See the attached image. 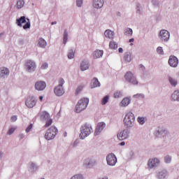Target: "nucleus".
Segmentation results:
<instances>
[{
	"instance_id": "6e6d98bb",
	"label": "nucleus",
	"mask_w": 179,
	"mask_h": 179,
	"mask_svg": "<svg viewBox=\"0 0 179 179\" xmlns=\"http://www.w3.org/2000/svg\"><path fill=\"white\" fill-rule=\"evenodd\" d=\"M52 24H57V22H52Z\"/></svg>"
},
{
	"instance_id": "4be33fe9",
	"label": "nucleus",
	"mask_w": 179,
	"mask_h": 179,
	"mask_svg": "<svg viewBox=\"0 0 179 179\" xmlns=\"http://www.w3.org/2000/svg\"><path fill=\"white\" fill-rule=\"evenodd\" d=\"M124 59L126 62H131V61H132V55L131 52H126L124 56Z\"/></svg>"
},
{
	"instance_id": "f257e3e1",
	"label": "nucleus",
	"mask_w": 179,
	"mask_h": 179,
	"mask_svg": "<svg viewBox=\"0 0 179 179\" xmlns=\"http://www.w3.org/2000/svg\"><path fill=\"white\" fill-rule=\"evenodd\" d=\"M16 24L19 27H23L24 30H27L30 29L31 24L30 23V20L26 18L24 16L20 17L19 19L16 20Z\"/></svg>"
},
{
	"instance_id": "e2e57ef3",
	"label": "nucleus",
	"mask_w": 179,
	"mask_h": 179,
	"mask_svg": "<svg viewBox=\"0 0 179 179\" xmlns=\"http://www.w3.org/2000/svg\"><path fill=\"white\" fill-rule=\"evenodd\" d=\"M130 45H134V43H131Z\"/></svg>"
},
{
	"instance_id": "603ef678",
	"label": "nucleus",
	"mask_w": 179,
	"mask_h": 179,
	"mask_svg": "<svg viewBox=\"0 0 179 179\" xmlns=\"http://www.w3.org/2000/svg\"><path fill=\"white\" fill-rule=\"evenodd\" d=\"M124 50L122 49V48H119V52H123Z\"/></svg>"
},
{
	"instance_id": "a211bd4d",
	"label": "nucleus",
	"mask_w": 179,
	"mask_h": 179,
	"mask_svg": "<svg viewBox=\"0 0 179 179\" xmlns=\"http://www.w3.org/2000/svg\"><path fill=\"white\" fill-rule=\"evenodd\" d=\"M159 163H160V162L158 159H150L148 161V166L150 167V169H152V167H156V166H157Z\"/></svg>"
},
{
	"instance_id": "c03bdc74",
	"label": "nucleus",
	"mask_w": 179,
	"mask_h": 179,
	"mask_svg": "<svg viewBox=\"0 0 179 179\" xmlns=\"http://www.w3.org/2000/svg\"><path fill=\"white\" fill-rule=\"evenodd\" d=\"M71 179H83V178L80 175H75Z\"/></svg>"
},
{
	"instance_id": "37998d69",
	"label": "nucleus",
	"mask_w": 179,
	"mask_h": 179,
	"mask_svg": "<svg viewBox=\"0 0 179 179\" xmlns=\"http://www.w3.org/2000/svg\"><path fill=\"white\" fill-rule=\"evenodd\" d=\"M171 162V157L166 156L165 157V163H170Z\"/></svg>"
},
{
	"instance_id": "5701e85b",
	"label": "nucleus",
	"mask_w": 179,
	"mask_h": 179,
	"mask_svg": "<svg viewBox=\"0 0 179 179\" xmlns=\"http://www.w3.org/2000/svg\"><path fill=\"white\" fill-rule=\"evenodd\" d=\"M104 35L106 36V37H107L108 38H114V32L112 31L110 29H107Z\"/></svg>"
},
{
	"instance_id": "e433bc0d",
	"label": "nucleus",
	"mask_w": 179,
	"mask_h": 179,
	"mask_svg": "<svg viewBox=\"0 0 179 179\" xmlns=\"http://www.w3.org/2000/svg\"><path fill=\"white\" fill-rule=\"evenodd\" d=\"M66 41H68V33H66V31H65L64 33V39H63L64 44H66Z\"/></svg>"
},
{
	"instance_id": "9d476101",
	"label": "nucleus",
	"mask_w": 179,
	"mask_h": 179,
	"mask_svg": "<svg viewBox=\"0 0 179 179\" xmlns=\"http://www.w3.org/2000/svg\"><path fill=\"white\" fill-rule=\"evenodd\" d=\"M106 162L109 166H115L117 163V157L113 153L106 157Z\"/></svg>"
},
{
	"instance_id": "4d7b16f0",
	"label": "nucleus",
	"mask_w": 179,
	"mask_h": 179,
	"mask_svg": "<svg viewBox=\"0 0 179 179\" xmlns=\"http://www.w3.org/2000/svg\"><path fill=\"white\" fill-rule=\"evenodd\" d=\"M2 36H3V34H0V38H1V37H2Z\"/></svg>"
},
{
	"instance_id": "680f3d73",
	"label": "nucleus",
	"mask_w": 179,
	"mask_h": 179,
	"mask_svg": "<svg viewBox=\"0 0 179 179\" xmlns=\"http://www.w3.org/2000/svg\"><path fill=\"white\" fill-rule=\"evenodd\" d=\"M32 167H34V164H32Z\"/></svg>"
},
{
	"instance_id": "a878e982",
	"label": "nucleus",
	"mask_w": 179,
	"mask_h": 179,
	"mask_svg": "<svg viewBox=\"0 0 179 179\" xmlns=\"http://www.w3.org/2000/svg\"><path fill=\"white\" fill-rule=\"evenodd\" d=\"M24 6V1L19 0L17 1L16 8L17 9H22Z\"/></svg>"
},
{
	"instance_id": "6ab92c4d",
	"label": "nucleus",
	"mask_w": 179,
	"mask_h": 179,
	"mask_svg": "<svg viewBox=\"0 0 179 179\" xmlns=\"http://www.w3.org/2000/svg\"><path fill=\"white\" fill-rule=\"evenodd\" d=\"M103 54H104V52L101 50H96L94 52L93 57L95 59H97V58H101L103 57Z\"/></svg>"
},
{
	"instance_id": "2eb2a0df",
	"label": "nucleus",
	"mask_w": 179,
	"mask_h": 179,
	"mask_svg": "<svg viewBox=\"0 0 179 179\" xmlns=\"http://www.w3.org/2000/svg\"><path fill=\"white\" fill-rule=\"evenodd\" d=\"M117 136L119 141H124L128 138V131L123 130L122 131H120L119 134H117Z\"/></svg>"
},
{
	"instance_id": "de8ad7c7",
	"label": "nucleus",
	"mask_w": 179,
	"mask_h": 179,
	"mask_svg": "<svg viewBox=\"0 0 179 179\" xmlns=\"http://www.w3.org/2000/svg\"><path fill=\"white\" fill-rule=\"evenodd\" d=\"M10 120H11L12 122H15V121H17V116L14 115V116L11 117Z\"/></svg>"
},
{
	"instance_id": "7c9ffc66",
	"label": "nucleus",
	"mask_w": 179,
	"mask_h": 179,
	"mask_svg": "<svg viewBox=\"0 0 179 179\" xmlns=\"http://www.w3.org/2000/svg\"><path fill=\"white\" fill-rule=\"evenodd\" d=\"M169 81L171 83V86L176 87L177 86V80L176 79L169 77Z\"/></svg>"
},
{
	"instance_id": "72a5a7b5",
	"label": "nucleus",
	"mask_w": 179,
	"mask_h": 179,
	"mask_svg": "<svg viewBox=\"0 0 179 179\" xmlns=\"http://www.w3.org/2000/svg\"><path fill=\"white\" fill-rule=\"evenodd\" d=\"M132 33H133L132 29L127 28L125 29V31H124L125 36H132Z\"/></svg>"
},
{
	"instance_id": "c756f323",
	"label": "nucleus",
	"mask_w": 179,
	"mask_h": 179,
	"mask_svg": "<svg viewBox=\"0 0 179 179\" xmlns=\"http://www.w3.org/2000/svg\"><path fill=\"white\" fill-rule=\"evenodd\" d=\"M121 104L122 106H123V107H127V106L129 104V99L128 98L123 99L122 101H121Z\"/></svg>"
},
{
	"instance_id": "b1692460",
	"label": "nucleus",
	"mask_w": 179,
	"mask_h": 179,
	"mask_svg": "<svg viewBox=\"0 0 179 179\" xmlns=\"http://www.w3.org/2000/svg\"><path fill=\"white\" fill-rule=\"evenodd\" d=\"M171 99L173 101H179V91H175L172 94Z\"/></svg>"
},
{
	"instance_id": "ea45409f",
	"label": "nucleus",
	"mask_w": 179,
	"mask_h": 179,
	"mask_svg": "<svg viewBox=\"0 0 179 179\" xmlns=\"http://www.w3.org/2000/svg\"><path fill=\"white\" fill-rule=\"evenodd\" d=\"M81 90H83V85H80L77 87L76 91V94L80 93Z\"/></svg>"
},
{
	"instance_id": "58836bf2",
	"label": "nucleus",
	"mask_w": 179,
	"mask_h": 179,
	"mask_svg": "<svg viewBox=\"0 0 179 179\" xmlns=\"http://www.w3.org/2000/svg\"><path fill=\"white\" fill-rule=\"evenodd\" d=\"M138 122H139L141 125H143V124H145V117H138Z\"/></svg>"
},
{
	"instance_id": "09e8293b",
	"label": "nucleus",
	"mask_w": 179,
	"mask_h": 179,
	"mask_svg": "<svg viewBox=\"0 0 179 179\" xmlns=\"http://www.w3.org/2000/svg\"><path fill=\"white\" fill-rule=\"evenodd\" d=\"M134 96H135V97H144L143 94H136V95H134Z\"/></svg>"
},
{
	"instance_id": "f3484780",
	"label": "nucleus",
	"mask_w": 179,
	"mask_h": 179,
	"mask_svg": "<svg viewBox=\"0 0 179 179\" xmlns=\"http://www.w3.org/2000/svg\"><path fill=\"white\" fill-rule=\"evenodd\" d=\"M103 5H104V0H93L94 8L99 9L100 8H103Z\"/></svg>"
},
{
	"instance_id": "20e7f679",
	"label": "nucleus",
	"mask_w": 179,
	"mask_h": 179,
	"mask_svg": "<svg viewBox=\"0 0 179 179\" xmlns=\"http://www.w3.org/2000/svg\"><path fill=\"white\" fill-rule=\"evenodd\" d=\"M92 131L93 129H92V126L89 124H84L82 126L80 129V138H81V139H85V138H87Z\"/></svg>"
},
{
	"instance_id": "f03ea898",
	"label": "nucleus",
	"mask_w": 179,
	"mask_h": 179,
	"mask_svg": "<svg viewBox=\"0 0 179 179\" xmlns=\"http://www.w3.org/2000/svg\"><path fill=\"white\" fill-rule=\"evenodd\" d=\"M123 122L127 128L134 127V124L135 123V115L131 112L127 113L124 118Z\"/></svg>"
},
{
	"instance_id": "4c0bfd02",
	"label": "nucleus",
	"mask_w": 179,
	"mask_h": 179,
	"mask_svg": "<svg viewBox=\"0 0 179 179\" xmlns=\"http://www.w3.org/2000/svg\"><path fill=\"white\" fill-rule=\"evenodd\" d=\"M157 54H159L160 55H163L164 54V51H163V48L159 46L157 48Z\"/></svg>"
},
{
	"instance_id": "c9c22d12",
	"label": "nucleus",
	"mask_w": 179,
	"mask_h": 179,
	"mask_svg": "<svg viewBox=\"0 0 179 179\" xmlns=\"http://www.w3.org/2000/svg\"><path fill=\"white\" fill-rule=\"evenodd\" d=\"M73 57H75V52H73L72 50H71L69 52L68 58H69V59H72V58H73Z\"/></svg>"
},
{
	"instance_id": "dca6fc26",
	"label": "nucleus",
	"mask_w": 179,
	"mask_h": 179,
	"mask_svg": "<svg viewBox=\"0 0 179 179\" xmlns=\"http://www.w3.org/2000/svg\"><path fill=\"white\" fill-rule=\"evenodd\" d=\"M9 76V69L6 67H1L0 68V78H6V76Z\"/></svg>"
},
{
	"instance_id": "412c9836",
	"label": "nucleus",
	"mask_w": 179,
	"mask_h": 179,
	"mask_svg": "<svg viewBox=\"0 0 179 179\" xmlns=\"http://www.w3.org/2000/svg\"><path fill=\"white\" fill-rule=\"evenodd\" d=\"M100 86V83L97 78H94L91 83V89H94V87H99Z\"/></svg>"
},
{
	"instance_id": "f8f14e48",
	"label": "nucleus",
	"mask_w": 179,
	"mask_h": 179,
	"mask_svg": "<svg viewBox=\"0 0 179 179\" xmlns=\"http://www.w3.org/2000/svg\"><path fill=\"white\" fill-rule=\"evenodd\" d=\"M169 64L170 66L176 68L178 65V59L176 56H171L169 59Z\"/></svg>"
},
{
	"instance_id": "f704fd0d",
	"label": "nucleus",
	"mask_w": 179,
	"mask_h": 179,
	"mask_svg": "<svg viewBox=\"0 0 179 179\" xmlns=\"http://www.w3.org/2000/svg\"><path fill=\"white\" fill-rule=\"evenodd\" d=\"M109 96H106L101 101V105L104 106V104H107V103H108V99H109Z\"/></svg>"
},
{
	"instance_id": "9b49d317",
	"label": "nucleus",
	"mask_w": 179,
	"mask_h": 179,
	"mask_svg": "<svg viewBox=\"0 0 179 179\" xmlns=\"http://www.w3.org/2000/svg\"><path fill=\"white\" fill-rule=\"evenodd\" d=\"M26 68H27V71H28V72H31V71H34V69H36V64L34 63V62L28 60L26 62Z\"/></svg>"
},
{
	"instance_id": "1a4fd4ad",
	"label": "nucleus",
	"mask_w": 179,
	"mask_h": 179,
	"mask_svg": "<svg viewBox=\"0 0 179 179\" xmlns=\"http://www.w3.org/2000/svg\"><path fill=\"white\" fill-rule=\"evenodd\" d=\"M159 38L162 41H169L170 38V32L166 29H162L159 32Z\"/></svg>"
},
{
	"instance_id": "7ed1b4c3",
	"label": "nucleus",
	"mask_w": 179,
	"mask_h": 179,
	"mask_svg": "<svg viewBox=\"0 0 179 179\" xmlns=\"http://www.w3.org/2000/svg\"><path fill=\"white\" fill-rule=\"evenodd\" d=\"M89 104V99L83 98L78 101V103L76 106V113H81L83 110H86V107Z\"/></svg>"
},
{
	"instance_id": "a19ab883",
	"label": "nucleus",
	"mask_w": 179,
	"mask_h": 179,
	"mask_svg": "<svg viewBox=\"0 0 179 179\" xmlns=\"http://www.w3.org/2000/svg\"><path fill=\"white\" fill-rule=\"evenodd\" d=\"M15 131H16V128L15 127H12L10 128L8 131V135H12V134H13L15 132Z\"/></svg>"
},
{
	"instance_id": "79ce46f5",
	"label": "nucleus",
	"mask_w": 179,
	"mask_h": 179,
	"mask_svg": "<svg viewBox=\"0 0 179 179\" xmlns=\"http://www.w3.org/2000/svg\"><path fill=\"white\" fill-rule=\"evenodd\" d=\"M32 128H33V124H29V127L25 130L27 134H29V132H30V131H31Z\"/></svg>"
},
{
	"instance_id": "6e6552de",
	"label": "nucleus",
	"mask_w": 179,
	"mask_h": 179,
	"mask_svg": "<svg viewBox=\"0 0 179 179\" xmlns=\"http://www.w3.org/2000/svg\"><path fill=\"white\" fill-rule=\"evenodd\" d=\"M37 101H36V98L33 96H29L27 97L25 104L28 108H33L34 106H36Z\"/></svg>"
},
{
	"instance_id": "473e14b6",
	"label": "nucleus",
	"mask_w": 179,
	"mask_h": 179,
	"mask_svg": "<svg viewBox=\"0 0 179 179\" xmlns=\"http://www.w3.org/2000/svg\"><path fill=\"white\" fill-rule=\"evenodd\" d=\"M52 124V119H48L45 122V124L44 126L45 128H48V127H51Z\"/></svg>"
},
{
	"instance_id": "2f4dec72",
	"label": "nucleus",
	"mask_w": 179,
	"mask_h": 179,
	"mask_svg": "<svg viewBox=\"0 0 179 179\" xmlns=\"http://www.w3.org/2000/svg\"><path fill=\"white\" fill-rule=\"evenodd\" d=\"M113 96L115 99H120V97H122V92L120 91H116L115 92Z\"/></svg>"
},
{
	"instance_id": "aec40b11",
	"label": "nucleus",
	"mask_w": 179,
	"mask_h": 179,
	"mask_svg": "<svg viewBox=\"0 0 179 179\" xmlns=\"http://www.w3.org/2000/svg\"><path fill=\"white\" fill-rule=\"evenodd\" d=\"M50 113L47 111H43L41 113V120L43 121H46L47 120H50Z\"/></svg>"
},
{
	"instance_id": "052dcab7",
	"label": "nucleus",
	"mask_w": 179,
	"mask_h": 179,
	"mask_svg": "<svg viewBox=\"0 0 179 179\" xmlns=\"http://www.w3.org/2000/svg\"><path fill=\"white\" fill-rule=\"evenodd\" d=\"M157 134H158V135H160V132H159V131Z\"/></svg>"
},
{
	"instance_id": "8fccbe9b",
	"label": "nucleus",
	"mask_w": 179,
	"mask_h": 179,
	"mask_svg": "<svg viewBox=\"0 0 179 179\" xmlns=\"http://www.w3.org/2000/svg\"><path fill=\"white\" fill-rule=\"evenodd\" d=\"M120 146H124L125 145V141H122L119 144Z\"/></svg>"
},
{
	"instance_id": "cd10ccee",
	"label": "nucleus",
	"mask_w": 179,
	"mask_h": 179,
	"mask_svg": "<svg viewBox=\"0 0 179 179\" xmlns=\"http://www.w3.org/2000/svg\"><path fill=\"white\" fill-rule=\"evenodd\" d=\"M158 177L159 179H164L167 177V171H162L159 173Z\"/></svg>"
},
{
	"instance_id": "bb28decb",
	"label": "nucleus",
	"mask_w": 179,
	"mask_h": 179,
	"mask_svg": "<svg viewBox=\"0 0 179 179\" xmlns=\"http://www.w3.org/2000/svg\"><path fill=\"white\" fill-rule=\"evenodd\" d=\"M81 71H86L89 69V64L86 62H83L80 64Z\"/></svg>"
},
{
	"instance_id": "0eeeda50",
	"label": "nucleus",
	"mask_w": 179,
	"mask_h": 179,
	"mask_svg": "<svg viewBox=\"0 0 179 179\" xmlns=\"http://www.w3.org/2000/svg\"><path fill=\"white\" fill-rule=\"evenodd\" d=\"M124 78L126 79V80H127V82H129V83H131V85H138V80H136V78H135V76H134V74L131 72H127Z\"/></svg>"
},
{
	"instance_id": "ddd939ff",
	"label": "nucleus",
	"mask_w": 179,
	"mask_h": 179,
	"mask_svg": "<svg viewBox=\"0 0 179 179\" xmlns=\"http://www.w3.org/2000/svg\"><path fill=\"white\" fill-rule=\"evenodd\" d=\"M104 128H106V123H104L103 122L98 123L94 132L95 136L99 135V134H100V132H101V130L104 129Z\"/></svg>"
},
{
	"instance_id": "5fc2aeb1",
	"label": "nucleus",
	"mask_w": 179,
	"mask_h": 179,
	"mask_svg": "<svg viewBox=\"0 0 179 179\" xmlns=\"http://www.w3.org/2000/svg\"><path fill=\"white\" fill-rule=\"evenodd\" d=\"M2 156H3V152H0V159H2Z\"/></svg>"
},
{
	"instance_id": "a18cd8bd",
	"label": "nucleus",
	"mask_w": 179,
	"mask_h": 179,
	"mask_svg": "<svg viewBox=\"0 0 179 179\" xmlns=\"http://www.w3.org/2000/svg\"><path fill=\"white\" fill-rule=\"evenodd\" d=\"M77 6L80 7L82 6V3H83V0H77Z\"/></svg>"
},
{
	"instance_id": "c85d7f7f",
	"label": "nucleus",
	"mask_w": 179,
	"mask_h": 179,
	"mask_svg": "<svg viewBox=\"0 0 179 179\" xmlns=\"http://www.w3.org/2000/svg\"><path fill=\"white\" fill-rule=\"evenodd\" d=\"M109 47L111 48V50H117V48H118V44H117V43L115 41H111L109 43Z\"/></svg>"
},
{
	"instance_id": "423d86ee",
	"label": "nucleus",
	"mask_w": 179,
	"mask_h": 179,
	"mask_svg": "<svg viewBox=\"0 0 179 179\" xmlns=\"http://www.w3.org/2000/svg\"><path fill=\"white\" fill-rule=\"evenodd\" d=\"M64 83H65V80L63 78L59 80V85L55 88V94L56 96H62L65 92L64 91V88L62 87Z\"/></svg>"
},
{
	"instance_id": "13d9d810",
	"label": "nucleus",
	"mask_w": 179,
	"mask_h": 179,
	"mask_svg": "<svg viewBox=\"0 0 179 179\" xmlns=\"http://www.w3.org/2000/svg\"><path fill=\"white\" fill-rule=\"evenodd\" d=\"M86 166H90V162H89L88 164H85Z\"/></svg>"
},
{
	"instance_id": "49530a36",
	"label": "nucleus",
	"mask_w": 179,
	"mask_h": 179,
	"mask_svg": "<svg viewBox=\"0 0 179 179\" xmlns=\"http://www.w3.org/2000/svg\"><path fill=\"white\" fill-rule=\"evenodd\" d=\"M47 68H48V64L47 63H44L41 66L42 69H47Z\"/></svg>"
},
{
	"instance_id": "864d4df0",
	"label": "nucleus",
	"mask_w": 179,
	"mask_h": 179,
	"mask_svg": "<svg viewBox=\"0 0 179 179\" xmlns=\"http://www.w3.org/2000/svg\"><path fill=\"white\" fill-rule=\"evenodd\" d=\"M43 96H39L40 101H43Z\"/></svg>"
},
{
	"instance_id": "3c124183",
	"label": "nucleus",
	"mask_w": 179,
	"mask_h": 179,
	"mask_svg": "<svg viewBox=\"0 0 179 179\" xmlns=\"http://www.w3.org/2000/svg\"><path fill=\"white\" fill-rule=\"evenodd\" d=\"M134 41H135L134 38L129 39V43H134Z\"/></svg>"
},
{
	"instance_id": "bf43d9fd",
	"label": "nucleus",
	"mask_w": 179,
	"mask_h": 179,
	"mask_svg": "<svg viewBox=\"0 0 179 179\" xmlns=\"http://www.w3.org/2000/svg\"><path fill=\"white\" fill-rule=\"evenodd\" d=\"M20 139H22L23 138V135H20Z\"/></svg>"
},
{
	"instance_id": "39448f33",
	"label": "nucleus",
	"mask_w": 179,
	"mask_h": 179,
	"mask_svg": "<svg viewBox=\"0 0 179 179\" xmlns=\"http://www.w3.org/2000/svg\"><path fill=\"white\" fill-rule=\"evenodd\" d=\"M57 134L58 129H57V127L55 126H52L47 130L45 134V138L47 141H51L52 139H54L55 136H57Z\"/></svg>"
},
{
	"instance_id": "393cba45",
	"label": "nucleus",
	"mask_w": 179,
	"mask_h": 179,
	"mask_svg": "<svg viewBox=\"0 0 179 179\" xmlns=\"http://www.w3.org/2000/svg\"><path fill=\"white\" fill-rule=\"evenodd\" d=\"M45 45H47V42L45 40H44L43 38H40L38 41V46L41 48H45Z\"/></svg>"
},
{
	"instance_id": "4468645a",
	"label": "nucleus",
	"mask_w": 179,
	"mask_h": 179,
	"mask_svg": "<svg viewBox=\"0 0 179 179\" xmlns=\"http://www.w3.org/2000/svg\"><path fill=\"white\" fill-rule=\"evenodd\" d=\"M47 87V84L43 81H38L35 84V89L38 91L44 90Z\"/></svg>"
}]
</instances>
